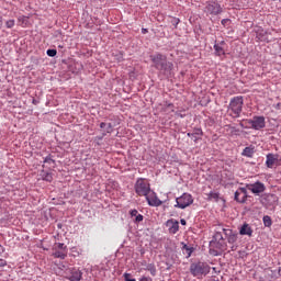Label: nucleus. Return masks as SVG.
Returning a JSON list of instances; mask_svg holds the SVG:
<instances>
[{
	"mask_svg": "<svg viewBox=\"0 0 281 281\" xmlns=\"http://www.w3.org/2000/svg\"><path fill=\"white\" fill-rule=\"evenodd\" d=\"M175 207H179L180 210H186V207H190L192 203H194V199H192V194L183 193L180 198L176 199Z\"/></svg>",
	"mask_w": 281,
	"mask_h": 281,
	"instance_id": "5",
	"label": "nucleus"
},
{
	"mask_svg": "<svg viewBox=\"0 0 281 281\" xmlns=\"http://www.w3.org/2000/svg\"><path fill=\"white\" fill-rule=\"evenodd\" d=\"M130 216L132 218H134V223H142V221H144V215L139 214V212L137 210H131L130 211Z\"/></svg>",
	"mask_w": 281,
	"mask_h": 281,
	"instance_id": "17",
	"label": "nucleus"
},
{
	"mask_svg": "<svg viewBox=\"0 0 281 281\" xmlns=\"http://www.w3.org/2000/svg\"><path fill=\"white\" fill-rule=\"evenodd\" d=\"M66 278L70 281H80L82 280V271L78 268H69L66 270Z\"/></svg>",
	"mask_w": 281,
	"mask_h": 281,
	"instance_id": "7",
	"label": "nucleus"
},
{
	"mask_svg": "<svg viewBox=\"0 0 281 281\" xmlns=\"http://www.w3.org/2000/svg\"><path fill=\"white\" fill-rule=\"evenodd\" d=\"M145 198H146L148 205H150L151 207H159V205L162 204L161 200H159V198H157V193L153 192L151 190L149 193H147V195H145Z\"/></svg>",
	"mask_w": 281,
	"mask_h": 281,
	"instance_id": "9",
	"label": "nucleus"
},
{
	"mask_svg": "<svg viewBox=\"0 0 281 281\" xmlns=\"http://www.w3.org/2000/svg\"><path fill=\"white\" fill-rule=\"evenodd\" d=\"M173 67L175 65H172L171 61H168V59H166L160 69H158V71H162L165 76H170V74H172Z\"/></svg>",
	"mask_w": 281,
	"mask_h": 281,
	"instance_id": "15",
	"label": "nucleus"
},
{
	"mask_svg": "<svg viewBox=\"0 0 281 281\" xmlns=\"http://www.w3.org/2000/svg\"><path fill=\"white\" fill-rule=\"evenodd\" d=\"M67 246L63 243H56L53 246L52 249V256H54V258H59V260H65V258H67Z\"/></svg>",
	"mask_w": 281,
	"mask_h": 281,
	"instance_id": "6",
	"label": "nucleus"
},
{
	"mask_svg": "<svg viewBox=\"0 0 281 281\" xmlns=\"http://www.w3.org/2000/svg\"><path fill=\"white\" fill-rule=\"evenodd\" d=\"M223 232L229 245H234V243L238 240V234H236L234 231L224 228Z\"/></svg>",
	"mask_w": 281,
	"mask_h": 281,
	"instance_id": "13",
	"label": "nucleus"
},
{
	"mask_svg": "<svg viewBox=\"0 0 281 281\" xmlns=\"http://www.w3.org/2000/svg\"><path fill=\"white\" fill-rule=\"evenodd\" d=\"M139 281H153V280L149 279L148 277H142V278L139 279Z\"/></svg>",
	"mask_w": 281,
	"mask_h": 281,
	"instance_id": "34",
	"label": "nucleus"
},
{
	"mask_svg": "<svg viewBox=\"0 0 281 281\" xmlns=\"http://www.w3.org/2000/svg\"><path fill=\"white\" fill-rule=\"evenodd\" d=\"M183 250H184L187 258H190V256H192V252L194 251V248L188 247V245H184Z\"/></svg>",
	"mask_w": 281,
	"mask_h": 281,
	"instance_id": "24",
	"label": "nucleus"
},
{
	"mask_svg": "<svg viewBox=\"0 0 281 281\" xmlns=\"http://www.w3.org/2000/svg\"><path fill=\"white\" fill-rule=\"evenodd\" d=\"M206 12H209V14H214L215 16L221 14V12H223V8H221V4L213 2L210 3L205 7Z\"/></svg>",
	"mask_w": 281,
	"mask_h": 281,
	"instance_id": "11",
	"label": "nucleus"
},
{
	"mask_svg": "<svg viewBox=\"0 0 281 281\" xmlns=\"http://www.w3.org/2000/svg\"><path fill=\"white\" fill-rule=\"evenodd\" d=\"M243 155H244V157H254V148H251V147H246V148L243 150Z\"/></svg>",
	"mask_w": 281,
	"mask_h": 281,
	"instance_id": "22",
	"label": "nucleus"
},
{
	"mask_svg": "<svg viewBox=\"0 0 281 281\" xmlns=\"http://www.w3.org/2000/svg\"><path fill=\"white\" fill-rule=\"evenodd\" d=\"M246 188L252 192V194H262L265 190H267V187H265V183L257 181L255 183L246 184Z\"/></svg>",
	"mask_w": 281,
	"mask_h": 281,
	"instance_id": "8",
	"label": "nucleus"
},
{
	"mask_svg": "<svg viewBox=\"0 0 281 281\" xmlns=\"http://www.w3.org/2000/svg\"><path fill=\"white\" fill-rule=\"evenodd\" d=\"M162 111L165 113H175V104L172 103H168L164 109Z\"/></svg>",
	"mask_w": 281,
	"mask_h": 281,
	"instance_id": "23",
	"label": "nucleus"
},
{
	"mask_svg": "<svg viewBox=\"0 0 281 281\" xmlns=\"http://www.w3.org/2000/svg\"><path fill=\"white\" fill-rule=\"evenodd\" d=\"M134 190L138 196H148V194H150V182L144 178H138Z\"/></svg>",
	"mask_w": 281,
	"mask_h": 281,
	"instance_id": "3",
	"label": "nucleus"
},
{
	"mask_svg": "<svg viewBox=\"0 0 281 281\" xmlns=\"http://www.w3.org/2000/svg\"><path fill=\"white\" fill-rule=\"evenodd\" d=\"M181 225H186V220L180 221Z\"/></svg>",
	"mask_w": 281,
	"mask_h": 281,
	"instance_id": "37",
	"label": "nucleus"
},
{
	"mask_svg": "<svg viewBox=\"0 0 281 281\" xmlns=\"http://www.w3.org/2000/svg\"><path fill=\"white\" fill-rule=\"evenodd\" d=\"M41 177L43 181H48V183H52V181H54V176H52V172L42 171Z\"/></svg>",
	"mask_w": 281,
	"mask_h": 281,
	"instance_id": "20",
	"label": "nucleus"
},
{
	"mask_svg": "<svg viewBox=\"0 0 281 281\" xmlns=\"http://www.w3.org/2000/svg\"><path fill=\"white\" fill-rule=\"evenodd\" d=\"M100 128H105V133H113V125L111 123L102 122Z\"/></svg>",
	"mask_w": 281,
	"mask_h": 281,
	"instance_id": "21",
	"label": "nucleus"
},
{
	"mask_svg": "<svg viewBox=\"0 0 281 281\" xmlns=\"http://www.w3.org/2000/svg\"><path fill=\"white\" fill-rule=\"evenodd\" d=\"M142 34H148V29H142Z\"/></svg>",
	"mask_w": 281,
	"mask_h": 281,
	"instance_id": "36",
	"label": "nucleus"
},
{
	"mask_svg": "<svg viewBox=\"0 0 281 281\" xmlns=\"http://www.w3.org/2000/svg\"><path fill=\"white\" fill-rule=\"evenodd\" d=\"M207 200H209V201H218V193H216V192H210V193L207 194Z\"/></svg>",
	"mask_w": 281,
	"mask_h": 281,
	"instance_id": "25",
	"label": "nucleus"
},
{
	"mask_svg": "<svg viewBox=\"0 0 281 281\" xmlns=\"http://www.w3.org/2000/svg\"><path fill=\"white\" fill-rule=\"evenodd\" d=\"M0 267H5V260L0 259Z\"/></svg>",
	"mask_w": 281,
	"mask_h": 281,
	"instance_id": "35",
	"label": "nucleus"
},
{
	"mask_svg": "<svg viewBox=\"0 0 281 281\" xmlns=\"http://www.w3.org/2000/svg\"><path fill=\"white\" fill-rule=\"evenodd\" d=\"M125 281H137L136 279H131V273L125 272L123 274Z\"/></svg>",
	"mask_w": 281,
	"mask_h": 281,
	"instance_id": "31",
	"label": "nucleus"
},
{
	"mask_svg": "<svg viewBox=\"0 0 281 281\" xmlns=\"http://www.w3.org/2000/svg\"><path fill=\"white\" fill-rule=\"evenodd\" d=\"M243 97H234L229 102V111L232 112V117H240V113H243Z\"/></svg>",
	"mask_w": 281,
	"mask_h": 281,
	"instance_id": "4",
	"label": "nucleus"
},
{
	"mask_svg": "<svg viewBox=\"0 0 281 281\" xmlns=\"http://www.w3.org/2000/svg\"><path fill=\"white\" fill-rule=\"evenodd\" d=\"M147 271H149L151 276H157V268H155V265L153 263L147 266Z\"/></svg>",
	"mask_w": 281,
	"mask_h": 281,
	"instance_id": "27",
	"label": "nucleus"
},
{
	"mask_svg": "<svg viewBox=\"0 0 281 281\" xmlns=\"http://www.w3.org/2000/svg\"><path fill=\"white\" fill-rule=\"evenodd\" d=\"M223 45H225V41H222L220 44H214L215 56H225V48Z\"/></svg>",
	"mask_w": 281,
	"mask_h": 281,
	"instance_id": "18",
	"label": "nucleus"
},
{
	"mask_svg": "<svg viewBox=\"0 0 281 281\" xmlns=\"http://www.w3.org/2000/svg\"><path fill=\"white\" fill-rule=\"evenodd\" d=\"M15 21L14 20H8L7 22H5V27L8 29V30H12V27H14V25H15Z\"/></svg>",
	"mask_w": 281,
	"mask_h": 281,
	"instance_id": "29",
	"label": "nucleus"
},
{
	"mask_svg": "<svg viewBox=\"0 0 281 281\" xmlns=\"http://www.w3.org/2000/svg\"><path fill=\"white\" fill-rule=\"evenodd\" d=\"M263 225H265V227H271L272 222H271V217L269 215L263 216Z\"/></svg>",
	"mask_w": 281,
	"mask_h": 281,
	"instance_id": "26",
	"label": "nucleus"
},
{
	"mask_svg": "<svg viewBox=\"0 0 281 281\" xmlns=\"http://www.w3.org/2000/svg\"><path fill=\"white\" fill-rule=\"evenodd\" d=\"M221 23L222 25H227V23H229V19H223Z\"/></svg>",
	"mask_w": 281,
	"mask_h": 281,
	"instance_id": "33",
	"label": "nucleus"
},
{
	"mask_svg": "<svg viewBox=\"0 0 281 281\" xmlns=\"http://www.w3.org/2000/svg\"><path fill=\"white\" fill-rule=\"evenodd\" d=\"M47 56H49L50 58H54V56H56L58 54V52L56 49H48L46 52Z\"/></svg>",
	"mask_w": 281,
	"mask_h": 281,
	"instance_id": "30",
	"label": "nucleus"
},
{
	"mask_svg": "<svg viewBox=\"0 0 281 281\" xmlns=\"http://www.w3.org/2000/svg\"><path fill=\"white\" fill-rule=\"evenodd\" d=\"M278 162V156L274 154H268L266 159V166L267 168H273L276 164Z\"/></svg>",
	"mask_w": 281,
	"mask_h": 281,
	"instance_id": "16",
	"label": "nucleus"
},
{
	"mask_svg": "<svg viewBox=\"0 0 281 281\" xmlns=\"http://www.w3.org/2000/svg\"><path fill=\"white\" fill-rule=\"evenodd\" d=\"M190 273L193 278L201 279L203 276H207V273H210V265L203 261L193 262L190 266Z\"/></svg>",
	"mask_w": 281,
	"mask_h": 281,
	"instance_id": "2",
	"label": "nucleus"
},
{
	"mask_svg": "<svg viewBox=\"0 0 281 281\" xmlns=\"http://www.w3.org/2000/svg\"><path fill=\"white\" fill-rule=\"evenodd\" d=\"M220 249H222V250L225 249V245H222V246L220 247Z\"/></svg>",
	"mask_w": 281,
	"mask_h": 281,
	"instance_id": "40",
	"label": "nucleus"
},
{
	"mask_svg": "<svg viewBox=\"0 0 281 281\" xmlns=\"http://www.w3.org/2000/svg\"><path fill=\"white\" fill-rule=\"evenodd\" d=\"M171 23H172V25H175V27H177L180 23V20L177 18H172Z\"/></svg>",
	"mask_w": 281,
	"mask_h": 281,
	"instance_id": "32",
	"label": "nucleus"
},
{
	"mask_svg": "<svg viewBox=\"0 0 281 281\" xmlns=\"http://www.w3.org/2000/svg\"><path fill=\"white\" fill-rule=\"evenodd\" d=\"M44 164H48V166H52L54 168L56 161L50 156H48L44 159Z\"/></svg>",
	"mask_w": 281,
	"mask_h": 281,
	"instance_id": "28",
	"label": "nucleus"
},
{
	"mask_svg": "<svg viewBox=\"0 0 281 281\" xmlns=\"http://www.w3.org/2000/svg\"><path fill=\"white\" fill-rule=\"evenodd\" d=\"M166 225L169 229V234H177V232H179V221L171 218L167 221Z\"/></svg>",
	"mask_w": 281,
	"mask_h": 281,
	"instance_id": "14",
	"label": "nucleus"
},
{
	"mask_svg": "<svg viewBox=\"0 0 281 281\" xmlns=\"http://www.w3.org/2000/svg\"><path fill=\"white\" fill-rule=\"evenodd\" d=\"M189 137H194V134L188 133Z\"/></svg>",
	"mask_w": 281,
	"mask_h": 281,
	"instance_id": "38",
	"label": "nucleus"
},
{
	"mask_svg": "<svg viewBox=\"0 0 281 281\" xmlns=\"http://www.w3.org/2000/svg\"><path fill=\"white\" fill-rule=\"evenodd\" d=\"M151 58V63H154V67L155 69L160 70L161 67L164 66L165 60H167V57L165 55L161 54H156L154 56H150Z\"/></svg>",
	"mask_w": 281,
	"mask_h": 281,
	"instance_id": "10",
	"label": "nucleus"
},
{
	"mask_svg": "<svg viewBox=\"0 0 281 281\" xmlns=\"http://www.w3.org/2000/svg\"><path fill=\"white\" fill-rule=\"evenodd\" d=\"M241 128H254V131H261L267 126L265 116H254L252 119L244 120L239 123Z\"/></svg>",
	"mask_w": 281,
	"mask_h": 281,
	"instance_id": "1",
	"label": "nucleus"
},
{
	"mask_svg": "<svg viewBox=\"0 0 281 281\" xmlns=\"http://www.w3.org/2000/svg\"><path fill=\"white\" fill-rule=\"evenodd\" d=\"M235 201L237 203H245L247 201V189L246 188H239L235 192Z\"/></svg>",
	"mask_w": 281,
	"mask_h": 281,
	"instance_id": "12",
	"label": "nucleus"
},
{
	"mask_svg": "<svg viewBox=\"0 0 281 281\" xmlns=\"http://www.w3.org/2000/svg\"><path fill=\"white\" fill-rule=\"evenodd\" d=\"M221 240H223V236H221Z\"/></svg>",
	"mask_w": 281,
	"mask_h": 281,
	"instance_id": "41",
	"label": "nucleus"
},
{
	"mask_svg": "<svg viewBox=\"0 0 281 281\" xmlns=\"http://www.w3.org/2000/svg\"><path fill=\"white\" fill-rule=\"evenodd\" d=\"M196 135H203V132H202V131H200L199 133H196Z\"/></svg>",
	"mask_w": 281,
	"mask_h": 281,
	"instance_id": "39",
	"label": "nucleus"
},
{
	"mask_svg": "<svg viewBox=\"0 0 281 281\" xmlns=\"http://www.w3.org/2000/svg\"><path fill=\"white\" fill-rule=\"evenodd\" d=\"M239 234L241 236H251V234H254V231L251 229V226H249V224H244L239 231Z\"/></svg>",
	"mask_w": 281,
	"mask_h": 281,
	"instance_id": "19",
	"label": "nucleus"
}]
</instances>
